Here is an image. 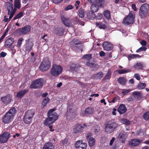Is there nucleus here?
<instances>
[{
    "instance_id": "dca6fc26",
    "label": "nucleus",
    "mask_w": 149,
    "mask_h": 149,
    "mask_svg": "<svg viewBox=\"0 0 149 149\" xmlns=\"http://www.w3.org/2000/svg\"><path fill=\"white\" fill-rule=\"evenodd\" d=\"M33 47V44L27 41L24 45V49H25V52H29L31 50Z\"/></svg>"
},
{
    "instance_id": "ea45409f",
    "label": "nucleus",
    "mask_w": 149,
    "mask_h": 149,
    "mask_svg": "<svg viewBox=\"0 0 149 149\" xmlns=\"http://www.w3.org/2000/svg\"><path fill=\"white\" fill-rule=\"evenodd\" d=\"M65 29L63 27H59L57 29V34L58 36H62L63 34Z\"/></svg>"
},
{
    "instance_id": "4be33fe9",
    "label": "nucleus",
    "mask_w": 149,
    "mask_h": 149,
    "mask_svg": "<svg viewBox=\"0 0 149 149\" xmlns=\"http://www.w3.org/2000/svg\"><path fill=\"white\" fill-rule=\"evenodd\" d=\"M94 111L93 108L91 107L87 108L85 109L84 115L86 116H88L93 114Z\"/></svg>"
},
{
    "instance_id": "0e129e2a",
    "label": "nucleus",
    "mask_w": 149,
    "mask_h": 149,
    "mask_svg": "<svg viewBox=\"0 0 149 149\" xmlns=\"http://www.w3.org/2000/svg\"><path fill=\"white\" fill-rule=\"evenodd\" d=\"M134 77L135 78L138 80L139 81L140 79V77L139 75V74H134Z\"/></svg>"
},
{
    "instance_id": "c85d7f7f",
    "label": "nucleus",
    "mask_w": 149,
    "mask_h": 149,
    "mask_svg": "<svg viewBox=\"0 0 149 149\" xmlns=\"http://www.w3.org/2000/svg\"><path fill=\"white\" fill-rule=\"evenodd\" d=\"M34 114V111L33 109H31L25 112V115L28 116L31 118H32L33 117V115Z\"/></svg>"
},
{
    "instance_id": "aec40b11",
    "label": "nucleus",
    "mask_w": 149,
    "mask_h": 149,
    "mask_svg": "<svg viewBox=\"0 0 149 149\" xmlns=\"http://www.w3.org/2000/svg\"><path fill=\"white\" fill-rule=\"evenodd\" d=\"M127 110V108L124 104H120L117 109V111L120 114L125 113Z\"/></svg>"
},
{
    "instance_id": "b1692460",
    "label": "nucleus",
    "mask_w": 149,
    "mask_h": 149,
    "mask_svg": "<svg viewBox=\"0 0 149 149\" xmlns=\"http://www.w3.org/2000/svg\"><path fill=\"white\" fill-rule=\"evenodd\" d=\"M42 149H54V147L52 143L48 142L44 144Z\"/></svg>"
},
{
    "instance_id": "4c0bfd02",
    "label": "nucleus",
    "mask_w": 149,
    "mask_h": 149,
    "mask_svg": "<svg viewBox=\"0 0 149 149\" xmlns=\"http://www.w3.org/2000/svg\"><path fill=\"white\" fill-rule=\"evenodd\" d=\"M103 76V74L102 72H100L93 75L94 78L96 79H101Z\"/></svg>"
},
{
    "instance_id": "e433bc0d",
    "label": "nucleus",
    "mask_w": 149,
    "mask_h": 149,
    "mask_svg": "<svg viewBox=\"0 0 149 149\" xmlns=\"http://www.w3.org/2000/svg\"><path fill=\"white\" fill-rule=\"evenodd\" d=\"M81 42L77 38H74L71 42V45H80Z\"/></svg>"
},
{
    "instance_id": "338daca9",
    "label": "nucleus",
    "mask_w": 149,
    "mask_h": 149,
    "mask_svg": "<svg viewBox=\"0 0 149 149\" xmlns=\"http://www.w3.org/2000/svg\"><path fill=\"white\" fill-rule=\"evenodd\" d=\"M141 44L144 46L146 45L147 43L145 40H142L141 42Z\"/></svg>"
},
{
    "instance_id": "bf43d9fd",
    "label": "nucleus",
    "mask_w": 149,
    "mask_h": 149,
    "mask_svg": "<svg viewBox=\"0 0 149 149\" xmlns=\"http://www.w3.org/2000/svg\"><path fill=\"white\" fill-rule=\"evenodd\" d=\"M73 8V6L72 5H68L65 8L64 10H69L72 9Z\"/></svg>"
},
{
    "instance_id": "cd10ccee",
    "label": "nucleus",
    "mask_w": 149,
    "mask_h": 149,
    "mask_svg": "<svg viewBox=\"0 0 149 149\" xmlns=\"http://www.w3.org/2000/svg\"><path fill=\"white\" fill-rule=\"evenodd\" d=\"M32 118L25 115L23 121L24 123L26 124H30L32 122Z\"/></svg>"
},
{
    "instance_id": "e2e57ef3",
    "label": "nucleus",
    "mask_w": 149,
    "mask_h": 149,
    "mask_svg": "<svg viewBox=\"0 0 149 149\" xmlns=\"http://www.w3.org/2000/svg\"><path fill=\"white\" fill-rule=\"evenodd\" d=\"M134 98L132 96H130L127 99V100L130 102H131L134 100Z\"/></svg>"
},
{
    "instance_id": "7ed1b4c3",
    "label": "nucleus",
    "mask_w": 149,
    "mask_h": 149,
    "mask_svg": "<svg viewBox=\"0 0 149 149\" xmlns=\"http://www.w3.org/2000/svg\"><path fill=\"white\" fill-rule=\"evenodd\" d=\"M118 125L116 122H109L106 125L105 130L108 134H110L118 127Z\"/></svg>"
},
{
    "instance_id": "37998d69",
    "label": "nucleus",
    "mask_w": 149,
    "mask_h": 149,
    "mask_svg": "<svg viewBox=\"0 0 149 149\" xmlns=\"http://www.w3.org/2000/svg\"><path fill=\"white\" fill-rule=\"evenodd\" d=\"M140 56L138 54H130L128 55V58L129 59V60L130 61V60H131L132 59L134 58H136L137 57H140Z\"/></svg>"
},
{
    "instance_id": "7c9ffc66",
    "label": "nucleus",
    "mask_w": 149,
    "mask_h": 149,
    "mask_svg": "<svg viewBox=\"0 0 149 149\" xmlns=\"http://www.w3.org/2000/svg\"><path fill=\"white\" fill-rule=\"evenodd\" d=\"M87 16L88 18L93 19L95 17V15L93 12L90 10L88 11L87 13Z\"/></svg>"
},
{
    "instance_id": "5fc2aeb1",
    "label": "nucleus",
    "mask_w": 149,
    "mask_h": 149,
    "mask_svg": "<svg viewBox=\"0 0 149 149\" xmlns=\"http://www.w3.org/2000/svg\"><path fill=\"white\" fill-rule=\"evenodd\" d=\"M123 123L126 125H130V120H129L128 119H124L122 120Z\"/></svg>"
},
{
    "instance_id": "a19ab883",
    "label": "nucleus",
    "mask_w": 149,
    "mask_h": 149,
    "mask_svg": "<svg viewBox=\"0 0 149 149\" xmlns=\"http://www.w3.org/2000/svg\"><path fill=\"white\" fill-rule=\"evenodd\" d=\"M146 86L145 83H139L137 86V88L139 89H142L144 88Z\"/></svg>"
},
{
    "instance_id": "393cba45",
    "label": "nucleus",
    "mask_w": 149,
    "mask_h": 149,
    "mask_svg": "<svg viewBox=\"0 0 149 149\" xmlns=\"http://www.w3.org/2000/svg\"><path fill=\"white\" fill-rule=\"evenodd\" d=\"M86 65L92 68L93 69V70H96L99 68V66L97 64L91 63L88 61L86 63Z\"/></svg>"
},
{
    "instance_id": "473e14b6",
    "label": "nucleus",
    "mask_w": 149,
    "mask_h": 149,
    "mask_svg": "<svg viewBox=\"0 0 149 149\" xmlns=\"http://www.w3.org/2000/svg\"><path fill=\"white\" fill-rule=\"evenodd\" d=\"M21 6L19 0H15L14 2V8L19 9L21 8Z\"/></svg>"
},
{
    "instance_id": "09e8293b",
    "label": "nucleus",
    "mask_w": 149,
    "mask_h": 149,
    "mask_svg": "<svg viewBox=\"0 0 149 149\" xmlns=\"http://www.w3.org/2000/svg\"><path fill=\"white\" fill-rule=\"evenodd\" d=\"M111 70L109 69L108 70L107 72L105 75L103 79H109L111 77Z\"/></svg>"
},
{
    "instance_id": "0eeeda50",
    "label": "nucleus",
    "mask_w": 149,
    "mask_h": 149,
    "mask_svg": "<svg viewBox=\"0 0 149 149\" xmlns=\"http://www.w3.org/2000/svg\"><path fill=\"white\" fill-rule=\"evenodd\" d=\"M56 110V108H54L49 109L47 115L49 118L52 121L54 122L58 119L59 116L57 113L54 112Z\"/></svg>"
},
{
    "instance_id": "6ab92c4d",
    "label": "nucleus",
    "mask_w": 149,
    "mask_h": 149,
    "mask_svg": "<svg viewBox=\"0 0 149 149\" xmlns=\"http://www.w3.org/2000/svg\"><path fill=\"white\" fill-rule=\"evenodd\" d=\"M61 19L65 26L67 27L70 26L71 23L69 18H66L64 16H62Z\"/></svg>"
},
{
    "instance_id": "20e7f679",
    "label": "nucleus",
    "mask_w": 149,
    "mask_h": 149,
    "mask_svg": "<svg viewBox=\"0 0 149 149\" xmlns=\"http://www.w3.org/2000/svg\"><path fill=\"white\" fill-rule=\"evenodd\" d=\"M51 67L50 62L47 58H44L40 65L39 68L42 72L48 70Z\"/></svg>"
},
{
    "instance_id": "680f3d73",
    "label": "nucleus",
    "mask_w": 149,
    "mask_h": 149,
    "mask_svg": "<svg viewBox=\"0 0 149 149\" xmlns=\"http://www.w3.org/2000/svg\"><path fill=\"white\" fill-rule=\"evenodd\" d=\"M53 2L55 4L58 3L62 2L63 0H52Z\"/></svg>"
},
{
    "instance_id": "8fccbe9b",
    "label": "nucleus",
    "mask_w": 149,
    "mask_h": 149,
    "mask_svg": "<svg viewBox=\"0 0 149 149\" xmlns=\"http://www.w3.org/2000/svg\"><path fill=\"white\" fill-rule=\"evenodd\" d=\"M143 64L140 63H137L134 65V67L136 69H142L143 68Z\"/></svg>"
},
{
    "instance_id": "f3484780",
    "label": "nucleus",
    "mask_w": 149,
    "mask_h": 149,
    "mask_svg": "<svg viewBox=\"0 0 149 149\" xmlns=\"http://www.w3.org/2000/svg\"><path fill=\"white\" fill-rule=\"evenodd\" d=\"M29 91V88H26L24 90H21L17 93L16 95L17 98H20L22 97Z\"/></svg>"
},
{
    "instance_id": "13d9d810",
    "label": "nucleus",
    "mask_w": 149,
    "mask_h": 149,
    "mask_svg": "<svg viewBox=\"0 0 149 149\" xmlns=\"http://www.w3.org/2000/svg\"><path fill=\"white\" fill-rule=\"evenodd\" d=\"M103 16V15L102 14L100 13H98L95 16V17L97 19H102Z\"/></svg>"
},
{
    "instance_id": "a878e982",
    "label": "nucleus",
    "mask_w": 149,
    "mask_h": 149,
    "mask_svg": "<svg viewBox=\"0 0 149 149\" xmlns=\"http://www.w3.org/2000/svg\"><path fill=\"white\" fill-rule=\"evenodd\" d=\"M99 5L97 4H92L90 7L91 11L94 13L97 12L99 9Z\"/></svg>"
},
{
    "instance_id": "79ce46f5",
    "label": "nucleus",
    "mask_w": 149,
    "mask_h": 149,
    "mask_svg": "<svg viewBox=\"0 0 149 149\" xmlns=\"http://www.w3.org/2000/svg\"><path fill=\"white\" fill-rule=\"evenodd\" d=\"M95 140L94 138H90V139L88 140V143L90 147L93 146L95 143Z\"/></svg>"
},
{
    "instance_id": "ddd939ff",
    "label": "nucleus",
    "mask_w": 149,
    "mask_h": 149,
    "mask_svg": "<svg viewBox=\"0 0 149 149\" xmlns=\"http://www.w3.org/2000/svg\"><path fill=\"white\" fill-rule=\"evenodd\" d=\"M10 134L7 132H4L0 136V142L2 143H6L10 137Z\"/></svg>"
},
{
    "instance_id": "9d476101",
    "label": "nucleus",
    "mask_w": 149,
    "mask_h": 149,
    "mask_svg": "<svg viewBox=\"0 0 149 149\" xmlns=\"http://www.w3.org/2000/svg\"><path fill=\"white\" fill-rule=\"evenodd\" d=\"M31 26L29 25H26L24 27L20 28L17 30V32L20 35L26 34L30 32Z\"/></svg>"
},
{
    "instance_id": "6e6d98bb",
    "label": "nucleus",
    "mask_w": 149,
    "mask_h": 149,
    "mask_svg": "<svg viewBox=\"0 0 149 149\" xmlns=\"http://www.w3.org/2000/svg\"><path fill=\"white\" fill-rule=\"evenodd\" d=\"M131 90H126V89H123L122 91V93L123 95H126L130 92Z\"/></svg>"
},
{
    "instance_id": "bb28decb",
    "label": "nucleus",
    "mask_w": 149,
    "mask_h": 149,
    "mask_svg": "<svg viewBox=\"0 0 149 149\" xmlns=\"http://www.w3.org/2000/svg\"><path fill=\"white\" fill-rule=\"evenodd\" d=\"M130 71V70L129 69L124 68L117 70L116 71L119 74H122L129 72Z\"/></svg>"
},
{
    "instance_id": "5701e85b",
    "label": "nucleus",
    "mask_w": 149,
    "mask_h": 149,
    "mask_svg": "<svg viewBox=\"0 0 149 149\" xmlns=\"http://www.w3.org/2000/svg\"><path fill=\"white\" fill-rule=\"evenodd\" d=\"M118 82L121 85H125L127 82V79L124 77H120L118 79Z\"/></svg>"
},
{
    "instance_id": "c756f323",
    "label": "nucleus",
    "mask_w": 149,
    "mask_h": 149,
    "mask_svg": "<svg viewBox=\"0 0 149 149\" xmlns=\"http://www.w3.org/2000/svg\"><path fill=\"white\" fill-rule=\"evenodd\" d=\"M50 101V99L47 97L44 98L42 103V109H43L47 105V104Z\"/></svg>"
},
{
    "instance_id": "2eb2a0df",
    "label": "nucleus",
    "mask_w": 149,
    "mask_h": 149,
    "mask_svg": "<svg viewBox=\"0 0 149 149\" xmlns=\"http://www.w3.org/2000/svg\"><path fill=\"white\" fill-rule=\"evenodd\" d=\"M11 95H7L5 97H1V100L4 104H7L11 102Z\"/></svg>"
},
{
    "instance_id": "58836bf2",
    "label": "nucleus",
    "mask_w": 149,
    "mask_h": 149,
    "mask_svg": "<svg viewBox=\"0 0 149 149\" xmlns=\"http://www.w3.org/2000/svg\"><path fill=\"white\" fill-rule=\"evenodd\" d=\"M24 15V12H21L15 15L13 18V20L14 21L15 20L19 19L22 17Z\"/></svg>"
},
{
    "instance_id": "f257e3e1",
    "label": "nucleus",
    "mask_w": 149,
    "mask_h": 149,
    "mask_svg": "<svg viewBox=\"0 0 149 149\" xmlns=\"http://www.w3.org/2000/svg\"><path fill=\"white\" fill-rule=\"evenodd\" d=\"M16 113V109L14 107L12 108L4 115L2 121L5 124L9 123L13 120Z\"/></svg>"
},
{
    "instance_id": "f03ea898",
    "label": "nucleus",
    "mask_w": 149,
    "mask_h": 149,
    "mask_svg": "<svg viewBox=\"0 0 149 149\" xmlns=\"http://www.w3.org/2000/svg\"><path fill=\"white\" fill-rule=\"evenodd\" d=\"M135 15L132 11L130 12L128 15L125 17L123 21V23L126 25L132 24L134 22Z\"/></svg>"
},
{
    "instance_id": "6e6552de",
    "label": "nucleus",
    "mask_w": 149,
    "mask_h": 149,
    "mask_svg": "<svg viewBox=\"0 0 149 149\" xmlns=\"http://www.w3.org/2000/svg\"><path fill=\"white\" fill-rule=\"evenodd\" d=\"M44 79L42 78L36 79L33 81L30 86L31 88H41L43 86Z\"/></svg>"
},
{
    "instance_id": "4468645a",
    "label": "nucleus",
    "mask_w": 149,
    "mask_h": 149,
    "mask_svg": "<svg viewBox=\"0 0 149 149\" xmlns=\"http://www.w3.org/2000/svg\"><path fill=\"white\" fill-rule=\"evenodd\" d=\"M82 141H77L75 144L76 149H86L87 144L85 143H83Z\"/></svg>"
},
{
    "instance_id": "39448f33",
    "label": "nucleus",
    "mask_w": 149,
    "mask_h": 149,
    "mask_svg": "<svg viewBox=\"0 0 149 149\" xmlns=\"http://www.w3.org/2000/svg\"><path fill=\"white\" fill-rule=\"evenodd\" d=\"M63 70V68L60 65H54L51 70L50 74L53 76H57L61 74Z\"/></svg>"
},
{
    "instance_id": "49530a36",
    "label": "nucleus",
    "mask_w": 149,
    "mask_h": 149,
    "mask_svg": "<svg viewBox=\"0 0 149 149\" xmlns=\"http://www.w3.org/2000/svg\"><path fill=\"white\" fill-rule=\"evenodd\" d=\"M120 97L118 96H116L113 98L112 100L111 101H109V103H114L115 102H117L119 100Z\"/></svg>"
},
{
    "instance_id": "603ef678",
    "label": "nucleus",
    "mask_w": 149,
    "mask_h": 149,
    "mask_svg": "<svg viewBox=\"0 0 149 149\" xmlns=\"http://www.w3.org/2000/svg\"><path fill=\"white\" fill-rule=\"evenodd\" d=\"M147 48L145 46H142L141 47L139 48L136 51V52L137 53H139V52H140L141 51H145V50H146V49H147Z\"/></svg>"
},
{
    "instance_id": "3c124183",
    "label": "nucleus",
    "mask_w": 149,
    "mask_h": 149,
    "mask_svg": "<svg viewBox=\"0 0 149 149\" xmlns=\"http://www.w3.org/2000/svg\"><path fill=\"white\" fill-rule=\"evenodd\" d=\"M132 95L134 96H136L138 97H142L143 96V95L142 93L137 91L134 92L132 93Z\"/></svg>"
},
{
    "instance_id": "412c9836",
    "label": "nucleus",
    "mask_w": 149,
    "mask_h": 149,
    "mask_svg": "<svg viewBox=\"0 0 149 149\" xmlns=\"http://www.w3.org/2000/svg\"><path fill=\"white\" fill-rule=\"evenodd\" d=\"M102 47L106 50H111L112 49V45L107 42H104L102 44Z\"/></svg>"
},
{
    "instance_id": "1a4fd4ad",
    "label": "nucleus",
    "mask_w": 149,
    "mask_h": 149,
    "mask_svg": "<svg viewBox=\"0 0 149 149\" xmlns=\"http://www.w3.org/2000/svg\"><path fill=\"white\" fill-rule=\"evenodd\" d=\"M7 9L8 12V15H10L9 17V19H10L14 16L17 9H13V5L10 2H8L6 4Z\"/></svg>"
},
{
    "instance_id": "2f4dec72",
    "label": "nucleus",
    "mask_w": 149,
    "mask_h": 149,
    "mask_svg": "<svg viewBox=\"0 0 149 149\" xmlns=\"http://www.w3.org/2000/svg\"><path fill=\"white\" fill-rule=\"evenodd\" d=\"M104 16L107 19H109L111 18L110 12L108 10H105L103 12Z\"/></svg>"
},
{
    "instance_id": "423d86ee",
    "label": "nucleus",
    "mask_w": 149,
    "mask_h": 149,
    "mask_svg": "<svg viewBox=\"0 0 149 149\" xmlns=\"http://www.w3.org/2000/svg\"><path fill=\"white\" fill-rule=\"evenodd\" d=\"M147 5L144 3L139 8V15L141 18H144L149 15V9Z\"/></svg>"
},
{
    "instance_id": "864d4df0",
    "label": "nucleus",
    "mask_w": 149,
    "mask_h": 149,
    "mask_svg": "<svg viewBox=\"0 0 149 149\" xmlns=\"http://www.w3.org/2000/svg\"><path fill=\"white\" fill-rule=\"evenodd\" d=\"M80 45H71V48L74 50H77L79 49Z\"/></svg>"
},
{
    "instance_id": "c03bdc74",
    "label": "nucleus",
    "mask_w": 149,
    "mask_h": 149,
    "mask_svg": "<svg viewBox=\"0 0 149 149\" xmlns=\"http://www.w3.org/2000/svg\"><path fill=\"white\" fill-rule=\"evenodd\" d=\"M79 16L80 17H84L85 15L84 10L82 8H80L79 10Z\"/></svg>"
},
{
    "instance_id": "69168bd1",
    "label": "nucleus",
    "mask_w": 149,
    "mask_h": 149,
    "mask_svg": "<svg viewBox=\"0 0 149 149\" xmlns=\"http://www.w3.org/2000/svg\"><path fill=\"white\" fill-rule=\"evenodd\" d=\"M7 54L4 52H1L0 54V57H4Z\"/></svg>"
},
{
    "instance_id": "de8ad7c7",
    "label": "nucleus",
    "mask_w": 149,
    "mask_h": 149,
    "mask_svg": "<svg viewBox=\"0 0 149 149\" xmlns=\"http://www.w3.org/2000/svg\"><path fill=\"white\" fill-rule=\"evenodd\" d=\"M144 120L146 121L149 120V111H147L144 113L143 116Z\"/></svg>"
},
{
    "instance_id": "72a5a7b5",
    "label": "nucleus",
    "mask_w": 149,
    "mask_h": 149,
    "mask_svg": "<svg viewBox=\"0 0 149 149\" xmlns=\"http://www.w3.org/2000/svg\"><path fill=\"white\" fill-rule=\"evenodd\" d=\"M54 122H53L48 116L44 121L43 124L47 126L52 124Z\"/></svg>"
},
{
    "instance_id": "f704fd0d",
    "label": "nucleus",
    "mask_w": 149,
    "mask_h": 149,
    "mask_svg": "<svg viewBox=\"0 0 149 149\" xmlns=\"http://www.w3.org/2000/svg\"><path fill=\"white\" fill-rule=\"evenodd\" d=\"M96 25L100 29H104L107 28L106 25L102 24L100 22L96 23Z\"/></svg>"
},
{
    "instance_id": "c9c22d12",
    "label": "nucleus",
    "mask_w": 149,
    "mask_h": 149,
    "mask_svg": "<svg viewBox=\"0 0 149 149\" xmlns=\"http://www.w3.org/2000/svg\"><path fill=\"white\" fill-rule=\"evenodd\" d=\"M79 67L77 65L72 64L70 66V70L72 71L77 72L78 70V68Z\"/></svg>"
},
{
    "instance_id": "a211bd4d",
    "label": "nucleus",
    "mask_w": 149,
    "mask_h": 149,
    "mask_svg": "<svg viewBox=\"0 0 149 149\" xmlns=\"http://www.w3.org/2000/svg\"><path fill=\"white\" fill-rule=\"evenodd\" d=\"M14 40L12 38H9L7 39L5 42V47H9L13 43Z\"/></svg>"
},
{
    "instance_id": "4d7b16f0",
    "label": "nucleus",
    "mask_w": 149,
    "mask_h": 149,
    "mask_svg": "<svg viewBox=\"0 0 149 149\" xmlns=\"http://www.w3.org/2000/svg\"><path fill=\"white\" fill-rule=\"evenodd\" d=\"M23 40V38L22 37L18 39L17 43V46L18 47H21Z\"/></svg>"
},
{
    "instance_id": "9b49d317",
    "label": "nucleus",
    "mask_w": 149,
    "mask_h": 149,
    "mask_svg": "<svg viewBox=\"0 0 149 149\" xmlns=\"http://www.w3.org/2000/svg\"><path fill=\"white\" fill-rule=\"evenodd\" d=\"M86 126V125L85 124H84L83 125H81V124H77L74 126L73 132L75 134L81 133L83 131L84 127Z\"/></svg>"
},
{
    "instance_id": "052dcab7",
    "label": "nucleus",
    "mask_w": 149,
    "mask_h": 149,
    "mask_svg": "<svg viewBox=\"0 0 149 149\" xmlns=\"http://www.w3.org/2000/svg\"><path fill=\"white\" fill-rule=\"evenodd\" d=\"M91 133H88L87 134L86 137L87 140H89V139H90V138H92L91 137Z\"/></svg>"
},
{
    "instance_id": "a18cd8bd",
    "label": "nucleus",
    "mask_w": 149,
    "mask_h": 149,
    "mask_svg": "<svg viewBox=\"0 0 149 149\" xmlns=\"http://www.w3.org/2000/svg\"><path fill=\"white\" fill-rule=\"evenodd\" d=\"M92 55L91 54H88L84 55L82 57V58L83 59L89 60L91 59L92 58Z\"/></svg>"
},
{
    "instance_id": "774afa93",
    "label": "nucleus",
    "mask_w": 149,
    "mask_h": 149,
    "mask_svg": "<svg viewBox=\"0 0 149 149\" xmlns=\"http://www.w3.org/2000/svg\"><path fill=\"white\" fill-rule=\"evenodd\" d=\"M105 53L103 51H101L99 52L100 56L101 57L105 56Z\"/></svg>"
},
{
    "instance_id": "f8f14e48",
    "label": "nucleus",
    "mask_w": 149,
    "mask_h": 149,
    "mask_svg": "<svg viewBox=\"0 0 149 149\" xmlns=\"http://www.w3.org/2000/svg\"><path fill=\"white\" fill-rule=\"evenodd\" d=\"M142 141L141 139H132L129 142V146L131 147H135L139 145Z\"/></svg>"
}]
</instances>
